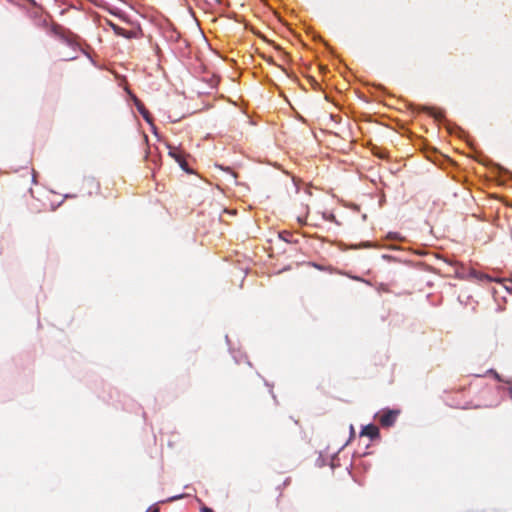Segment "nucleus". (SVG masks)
<instances>
[{"label": "nucleus", "mask_w": 512, "mask_h": 512, "mask_svg": "<svg viewBox=\"0 0 512 512\" xmlns=\"http://www.w3.org/2000/svg\"><path fill=\"white\" fill-rule=\"evenodd\" d=\"M80 195L83 197H92L100 192V183L94 177H85L79 187Z\"/></svg>", "instance_id": "nucleus-1"}, {"label": "nucleus", "mask_w": 512, "mask_h": 512, "mask_svg": "<svg viewBox=\"0 0 512 512\" xmlns=\"http://www.w3.org/2000/svg\"><path fill=\"white\" fill-rule=\"evenodd\" d=\"M399 415V409H383L378 414V420L383 427H391L395 424Z\"/></svg>", "instance_id": "nucleus-2"}, {"label": "nucleus", "mask_w": 512, "mask_h": 512, "mask_svg": "<svg viewBox=\"0 0 512 512\" xmlns=\"http://www.w3.org/2000/svg\"><path fill=\"white\" fill-rule=\"evenodd\" d=\"M168 149H169V152H168L169 156L172 157L184 171H186L188 173H192V170L189 169L188 163L183 155V152L180 150V148L172 146V145H168Z\"/></svg>", "instance_id": "nucleus-3"}, {"label": "nucleus", "mask_w": 512, "mask_h": 512, "mask_svg": "<svg viewBox=\"0 0 512 512\" xmlns=\"http://www.w3.org/2000/svg\"><path fill=\"white\" fill-rule=\"evenodd\" d=\"M108 24L112 28L114 33L118 36H122L127 39L137 38L139 36V31L137 30H126L110 21L108 22Z\"/></svg>", "instance_id": "nucleus-4"}, {"label": "nucleus", "mask_w": 512, "mask_h": 512, "mask_svg": "<svg viewBox=\"0 0 512 512\" xmlns=\"http://www.w3.org/2000/svg\"><path fill=\"white\" fill-rule=\"evenodd\" d=\"M360 435L367 436L370 439H375L379 436V429L377 426L369 424L362 428Z\"/></svg>", "instance_id": "nucleus-5"}, {"label": "nucleus", "mask_w": 512, "mask_h": 512, "mask_svg": "<svg viewBox=\"0 0 512 512\" xmlns=\"http://www.w3.org/2000/svg\"><path fill=\"white\" fill-rule=\"evenodd\" d=\"M421 110L426 112V113H428L429 115L434 117L436 120H441L444 117V113L440 109H435V108H432V107L423 106L421 108Z\"/></svg>", "instance_id": "nucleus-6"}, {"label": "nucleus", "mask_w": 512, "mask_h": 512, "mask_svg": "<svg viewBox=\"0 0 512 512\" xmlns=\"http://www.w3.org/2000/svg\"><path fill=\"white\" fill-rule=\"evenodd\" d=\"M137 107H138V110L139 112L142 114L143 118L147 121V122H151V115L149 113V111L144 107V105L140 102L137 103Z\"/></svg>", "instance_id": "nucleus-7"}, {"label": "nucleus", "mask_w": 512, "mask_h": 512, "mask_svg": "<svg viewBox=\"0 0 512 512\" xmlns=\"http://www.w3.org/2000/svg\"><path fill=\"white\" fill-rule=\"evenodd\" d=\"M201 512H214V511H213L211 508L204 506V507L201 509Z\"/></svg>", "instance_id": "nucleus-8"}, {"label": "nucleus", "mask_w": 512, "mask_h": 512, "mask_svg": "<svg viewBox=\"0 0 512 512\" xmlns=\"http://www.w3.org/2000/svg\"><path fill=\"white\" fill-rule=\"evenodd\" d=\"M149 511L150 512H159V508L158 507H154V508H151Z\"/></svg>", "instance_id": "nucleus-9"}, {"label": "nucleus", "mask_w": 512, "mask_h": 512, "mask_svg": "<svg viewBox=\"0 0 512 512\" xmlns=\"http://www.w3.org/2000/svg\"><path fill=\"white\" fill-rule=\"evenodd\" d=\"M479 406H470V405H467V406H464L463 408L464 409H468V408H478Z\"/></svg>", "instance_id": "nucleus-10"}, {"label": "nucleus", "mask_w": 512, "mask_h": 512, "mask_svg": "<svg viewBox=\"0 0 512 512\" xmlns=\"http://www.w3.org/2000/svg\"><path fill=\"white\" fill-rule=\"evenodd\" d=\"M284 73H286V70L285 68H283L282 66H278Z\"/></svg>", "instance_id": "nucleus-11"}]
</instances>
